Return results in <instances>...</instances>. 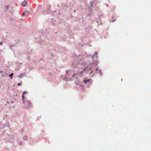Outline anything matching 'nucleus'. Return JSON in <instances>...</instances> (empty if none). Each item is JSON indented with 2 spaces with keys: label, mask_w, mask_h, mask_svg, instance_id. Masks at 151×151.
I'll return each mask as SVG.
<instances>
[{
  "label": "nucleus",
  "mask_w": 151,
  "mask_h": 151,
  "mask_svg": "<svg viewBox=\"0 0 151 151\" xmlns=\"http://www.w3.org/2000/svg\"><path fill=\"white\" fill-rule=\"evenodd\" d=\"M27 4V1L24 0L23 2L22 3L21 5L22 6L24 7Z\"/></svg>",
  "instance_id": "obj_1"
},
{
  "label": "nucleus",
  "mask_w": 151,
  "mask_h": 151,
  "mask_svg": "<svg viewBox=\"0 0 151 151\" xmlns=\"http://www.w3.org/2000/svg\"><path fill=\"white\" fill-rule=\"evenodd\" d=\"M27 105L29 107H31L32 106V103L30 101H27L26 102Z\"/></svg>",
  "instance_id": "obj_2"
},
{
  "label": "nucleus",
  "mask_w": 151,
  "mask_h": 151,
  "mask_svg": "<svg viewBox=\"0 0 151 151\" xmlns=\"http://www.w3.org/2000/svg\"><path fill=\"white\" fill-rule=\"evenodd\" d=\"M91 79H89L88 80H86L85 81H84V83L86 84L87 83V82H90L91 81Z\"/></svg>",
  "instance_id": "obj_3"
},
{
  "label": "nucleus",
  "mask_w": 151,
  "mask_h": 151,
  "mask_svg": "<svg viewBox=\"0 0 151 151\" xmlns=\"http://www.w3.org/2000/svg\"><path fill=\"white\" fill-rule=\"evenodd\" d=\"M13 74L14 73H12L9 75V76L10 78L11 79H12Z\"/></svg>",
  "instance_id": "obj_4"
},
{
  "label": "nucleus",
  "mask_w": 151,
  "mask_h": 151,
  "mask_svg": "<svg viewBox=\"0 0 151 151\" xmlns=\"http://www.w3.org/2000/svg\"><path fill=\"white\" fill-rule=\"evenodd\" d=\"M27 139V136H24L23 137V139L24 140H26Z\"/></svg>",
  "instance_id": "obj_5"
},
{
  "label": "nucleus",
  "mask_w": 151,
  "mask_h": 151,
  "mask_svg": "<svg viewBox=\"0 0 151 151\" xmlns=\"http://www.w3.org/2000/svg\"><path fill=\"white\" fill-rule=\"evenodd\" d=\"M25 12L27 13H29V12L28 11H25V12H23V15H24L25 14Z\"/></svg>",
  "instance_id": "obj_6"
},
{
  "label": "nucleus",
  "mask_w": 151,
  "mask_h": 151,
  "mask_svg": "<svg viewBox=\"0 0 151 151\" xmlns=\"http://www.w3.org/2000/svg\"><path fill=\"white\" fill-rule=\"evenodd\" d=\"M27 93V92L26 91H24L23 92V95H24L25 94H26Z\"/></svg>",
  "instance_id": "obj_7"
},
{
  "label": "nucleus",
  "mask_w": 151,
  "mask_h": 151,
  "mask_svg": "<svg viewBox=\"0 0 151 151\" xmlns=\"http://www.w3.org/2000/svg\"><path fill=\"white\" fill-rule=\"evenodd\" d=\"M9 6H7L6 7V9L7 10V9H8Z\"/></svg>",
  "instance_id": "obj_8"
},
{
  "label": "nucleus",
  "mask_w": 151,
  "mask_h": 151,
  "mask_svg": "<svg viewBox=\"0 0 151 151\" xmlns=\"http://www.w3.org/2000/svg\"><path fill=\"white\" fill-rule=\"evenodd\" d=\"M2 43H3L2 42H0V45H2Z\"/></svg>",
  "instance_id": "obj_9"
},
{
  "label": "nucleus",
  "mask_w": 151,
  "mask_h": 151,
  "mask_svg": "<svg viewBox=\"0 0 151 151\" xmlns=\"http://www.w3.org/2000/svg\"><path fill=\"white\" fill-rule=\"evenodd\" d=\"M83 70L82 71H81L80 72V74H81V73H82V72H83Z\"/></svg>",
  "instance_id": "obj_10"
},
{
  "label": "nucleus",
  "mask_w": 151,
  "mask_h": 151,
  "mask_svg": "<svg viewBox=\"0 0 151 151\" xmlns=\"http://www.w3.org/2000/svg\"><path fill=\"white\" fill-rule=\"evenodd\" d=\"M21 83H19L18 84V86H19L20 85H21Z\"/></svg>",
  "instance_id": "obj_11"
},
{
  "label": "nucleus",
  "mask_w": 151,
  "mask_h": 151,
  "mask_svg": "<svg viewBox=\"0 0 151 151\" xmlns=\"http://www.w3.org/2000/svg\"><path fill=\"white\" fill-rule=\"evenodd\" d=\"M22 98H23V100L24 99V96H23V95L22 96Z\"/></svg>",
  "instance_id": "obj_12"
},
{
  "label": "nucleus",
  "mask_w": 151,
  "mask_h": 151,
  "mask_svg": "<svg viewBox=\"0 0 151 151\" xmlns=\"http://www.w3.org/2000/svg\"><path fill=\"white\" fill-rule=\"evenodd\" d=\"M75 75H76L75 74H74V75L73 76V77L75 76Z\"/></svg>",
  "instance_id": "obj_13"
},
{
  "label": "nucleus",
  "mask_w": 151,
  "mask_h": 151,
  "mask_svg": "<svg viewBox=\"0 0 151 151\" xmlns=\"http://www.w3.org/2000/svg\"><path fill=\"white\" fill-rule=\"evenodd\" d=\"M86 68H84L83 70H85Z\"/></svg>",
  "instance_id": "obj_14"
},
{
  "label": "nucleus",
  "mask_w": 151,
  "mask_h": 151,
  "mask_svg": "<svg viewBox=\"0 0 151 151\" xmlns=\"http://www.w3.org/2000/svg\"><path fill=\"white\" fill-rule=\"evenodd\" d=\"M92 71H91V73H90V74H91L92 73Z\"/></svg>",
  "instance_id": "obj_15"
},
{
  "label": "nucleus",
  "mask_w": 151,
  "mask_h": 151,
  "mask_svg": "<svg viewBox=\"0 0 151 151\" xmlns=\"http://www.w3.org/2000/svg\"><path fill=\"white\" fill-rule=\"evenodd\" d=\"M74 12H76V10H75V11H74Z\"/></svg>",
  "instance_id": "obj_16"
},
{
  "label": "nucleus",
  "mask_w": 151,
  "mask_h": 151,
  "mask_svg": "<svg viewBox=\"0 0 151 151\" xmlns=\"http://www.w3.org/2000/svg\"><path fill=\"white\" fill-rule=\"evenodd\" d=\"M9 102H7V103L8 104Z\"/></svg>",
  "instance_id": "obj_17"
}]
</instances>
